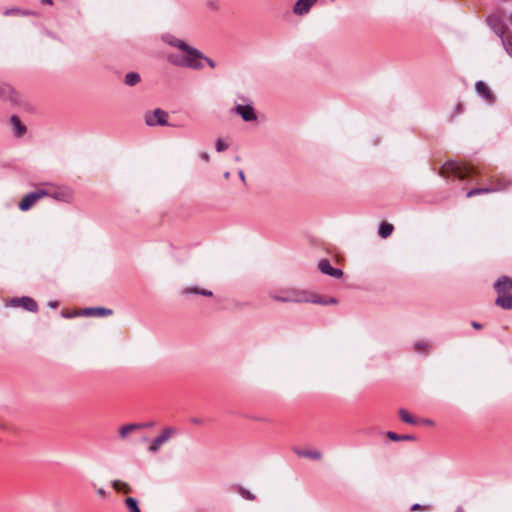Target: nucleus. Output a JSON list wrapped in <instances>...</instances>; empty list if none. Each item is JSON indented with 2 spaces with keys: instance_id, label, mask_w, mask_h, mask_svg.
<instances>
[{
  "instance_id": "1",
  "label": "nucleus",
  "mask_w": 512,
  "mask_h": 512,
  "mask_svg": "<svg viewBox=\"0 0 512 512\" xmlns=\"http://www.w3.org/2000/svg\"><path fill=\"white\" fill-rule=\"evenodd\" d=\"M182 54L170 53L167 56L168 62L179 67H186L198 70L203 67L202 58L204 55L199 50L183 51Z\"/></svg>"
},
{
  "instance_id": "2",
  "label": "nucleus",
  "mask_w": 512,
  "mask_h": 512,
  "mask_svg": "<svg viewBox=\"0 0 512 512\" xmlns=\"http://www.w3.org/2000/svg\"><path fill=\"white\" fill-rule=\"evenodd\" d=\"M271 298L283 303H308L310 300V296L306 291L296 288L283 289L279 293L271 294Z\"/></svg>"
},
{
  "instance_id": "3",
  "label": "nucleus",
  "mask_w": 512,
  "mask_h": 512,
  "mask_svg": "<svg viewBox=\"0 0 512 512\" xmlns=\"http://www.w3.org/2000/svg\"><path fill=\"white\" fill-rule=\"evenodd\" d=\"M486 23L497 36H501V34L507 31L503 20V11L501 9L488 15L486 17Z\"/></svg>"
},
{
  "instance_id": "4",
  "label": "nucleus",
  "mask_w": 512,
  "mask_h": 512,
  "mask_svg": "<svg viewBox=\"0 0 512 512\" xmlns=\"http://www.w3.org/2000/svg\"><path fill=\"white\" fill-rule=\"evenodd\" d=\"M178 433V429L175 427H166L164 428L161 433L155 437L148 450L151 453H157L160 449V447L165 444L173 435H176Z\"/></svg>"
},
{
  "instance_id": "5",
  "label": "nucleus",
  "mask_w": 512,
  "mask_h": 512,
  "mask_svg": "<svg viewBox=\"0 0 512 512\" xmlns=\"http://www.w3.org/2000/svg\"><path fill=\"white\" fill-rule=\"evenodd\" d=\"M145 123L150 127L169 125L168 113L161 108H156L154 111L145 114Z\"/></svg>"
},
{
  "instance_id": "6",
  "label": "nucleus",
  "mask_w": 512,
  "mask_h": 512,
  "mask_svg": "<svg viewBox=\"0 0 512 512\" xmlns=\"http://www.w3.org/2000/svg\"><path fill=\"white\" fill-rule=\"evenodd\" d=\"M48 192L43 189H39L26 194L19 202L18 207L21 211L29 210L38 200L47 196Z\"/></svg>"
},
{
  "instance_id": "7",
  "label": "nucleus",
  "mask_w": 512,
  "mask_h": 512,
  "mask_svg": "<svg viewBox=\"0 0 512 512\" xmlns=\"http://www.w3.org/2000/svg\"><path fill=\"white\" fill-rule=\"evenodd\" d=\"M234 112L239 115L245 122H252L257 120V115L251 104L236 105Z\"/></svg>"
},
{
  "instance_id": "8",
  "label": "nucleus",
  "mask_w": 512,
  "mask_h": 512,
  "mask_svg": "<svg viewBox=\"0 0 512 512\" xmlns=\"http://www.w3.org/2000/svg\"><path fill=\"white\" fill-rule=\"evenodd\" d=\"M316 3L317 0H297L292 7V12L296 16H305Z\"/></svg>"
},
{
  "instance_id": "9",
  "label": "nucleus",
  "mask_w": 512,
  "mask_h": 512,
  "mask_svg": "<svg viewBox=\"0 0 512 512\" xmlns=\"http://www.w3.org/2000/svg\"><path fill=\"white\" fill-rule=\"evenodd\" d=\"M12 306H21L23 309L30 312H37L38 305L34 299L28 296H23L20 298H14L11 300Z\"/></svg>"
},
{
  "instance_id": "10",
  "label": "nucleus",
  "mask_w": 512,
  "mask_h": 512,
  "mask_svg": "<svg viewBox=\"0 0 512 512\" xmlns=\"http://www.w3.org/2000/svg\"><path fill=\"white\" fill-rule=\"evenodd\" d=\"M318 268L323 274H327L334 278H341L343 275V271L338 268H334L330 265V262L326 259H322L318 263Z\"/></svg>"
},
{
  "instance_id": "11",
  "label": "nucleus",
  "mask_w": 512,
  "mask_h": 512,
  "mask_svg": "<svg viewBox=\"0 0 512 512\" xmlns=\"http://www.w3.org/2000/svg\"><path fill=\"white\" fill-rule=\"evenodd\" d=\"M498 294H505L512 290V277L501 276L493 285Z\"/></svg>"
},
{
  "instance_id": "12",
  "label": "nucleus",
  "mask_w": 512,
  "mask_h": 512,
  "mask_svg": "<svg viewBox=\"0 0 512 512\" xmlns=\"http://www.w3.org/2000/svg\"><path fill=\"white\" fill-rule=\"evenodd\" d=\"M113 314L112 309L104 308V307H91L85 308L82 312L84 316H110Z\"/></svg>"
},
{
  "instance_id": "13",
  "label": "nucleus",
  "mask_w": 512,
  "mask_h": 512,
  "mask_svg": "<svg viewBox=\"0 0 512 512\" xmlns=\"http://www.w3.org/2000/svg\"><path fill=\"white\" fill-rule=\"evenodd\" d=\"M475 90L480 97L488 102L493 101V95L488 86L483 81H477L475 83Z\"/></svg>"
},
{
  "instance_id": "14",
  "label": "nucleus",
  "mask_w": 512,
  "mask_h": 512,
  "mask_svg": "<svg viewBox=\"0 0 512 512\" xmlns=\"http://www.w3.org/2000/svg\"><path fill=\"white\" fill-rule=\"evenodd\" d=\"M447 169L451 170L456 174V176L460 179L466 178L470 173L473 172L472 167H464L462 168L460 165L456 163L447 164Z\"/></svg>"
},
{
  "instance_id": "15",
  "label": "nucleus",
  "mask_w": 512,
  "mask_h": 512,
  "mask_svg": "<svg viewBox=\"0 0 512 512\" xmlns=\"http://www.w3.org/2000/svg\"><path fill=\"white\" fill-rule=\"evenodd\" d=\"M10 123L13 127L14 135L16 137H21L26 132V127L20 121V119L13 115L10 118Z\"/></svg>"
},
{
  "instance_id": "16",
  "label": "nucleus",
  "mask_w": 512,
  "mask_h": 512,
  "mask_svg": "<svg viewBox=\"0 0 512 512\" xmlns=\"http://www.w3.org/2000/svg\"><path fill=\"white\" fill-rule=\"evenodd\" d=\"M495 304L503 309H512V294H499L495 300Z\"/></svg>"
},
{
  "instance_id": "17",
  "label": "nucleus",
  "mask_w": 512,
  "mask_h": 512,
  "mask_svg": "<svg viewBox=\"0 0 512 512\" xmlns=\"http://www.w3.org/2000/svg\"><path fill=\"white\" fill-rule=\"evenodd\" d=\"M498 37L500 38L502 46L507 54L512 57V33L507 30Z\"/></svg>"
},
{
  "instance_id": "18",
  "label": "nucleus",
  "mask_w": 512,
  "mask_h": 512,
  "mask_svg": "<svg viewBox=\"0 0 512 512\" xmlns=\"http://www.w3.org/2000/svg\"><path fill=\"white\" fill-rule=\"evenodd\" d=\"M182 294L188 295V294H200L202 296L211 297L213 295L212 291L207 289H200L197 287H188L183 289Z\"/></svg>"
},
{
  "instance_id": "19",
  "label": "nucleus",
  "mask_w": 512,
  "mask_h": 512,
  "mask_svg": "<svg viewBox=\"0 0 512 512\" xmlns=\"http://www.w3.org/2000/svg\"><path fill=\"white\" fill-rule=\"evenodd\" d=\"M168 43L182 51L197 50L196 48L189 46L184 41L177 39L175 37H171V39L168 40Z\"/></svg>"
},
{
  "instance_id": "20",
  "label": "nucleus",
  "mask_w": 512,
  "mask_h": 512,
  "mask_svg": "<svg viewBox=\"0 0 512 512\" xmlns=\"http://www.w3.org/2000/svg\"><path fill=\"white\" fill-rule=\"evenodd\" d=\"M393 225L388 222H382L378 229V234L381 238L389 237L393 232Z\"/></svg>"
},
{
  "instance_id": "21",
  "label": "nucleus",
  "mask_w": 512,
  "mask_h": 512,
  "mask_svg": "<svg viewBox=\"0 0 512 512\" xmlns=\"http://www.w3.org/2000/svg\"><path fill=\"white\" fill-rule=\"evenodd\" d=\"M310 303H315V304H321V305H334V304H337L338 303V300L336 298H333V297H330V298H327V299H323L319 296H310V300H309Z\"/></svg>"
},
{
  "instance_id": "22",
  "label": "nucleus",
  "mask_w": 512,
  "mask_h": 512,
  "mask_svg": "<svg viewBox=\"0 0 512 512\" xmlns=\"http://www.w3.org/2000/svg\"><path fill=\"white\" fill-rule=\"evenodd\" d=\"M141 428V424H127L119 429V435L122 439H125L131 432Z\"/></svg>"
},
{
  "instance_id": "23",
  "label": "nucleus",
  "mask_w": 512,
  "mask_h": 512,
  "mask_svg": "<svg viewBox=\"0 0 512 512\" xmlns=\"http://www.w3.org/2000/svg\"><path fill=\"white\" fill-rule=\"evenodd\" d=\"M235 489L245 500L254 501L256 499V496L250 490L241 485H235Z\"/></svg>"
},
{
  "instance_id": "24",
  "label": "nucleus",
  "mask_w": 512,
  "mask_h": 512,
  "mask_svg": "<svg viewBox=\"0 0 512 512\" xmlns=\"http://www.w3.org/2000/svg\"><path fill=\"white\" fill-rule=\"evenodd\" d=\"M140 80L141 77L137 72H129L125 75V84L128 86H135Z\"/></svg>"
},
{
  "instance_id": "25",
  "label": "nucleus",
  "mask_w": 512,
  "mask_h": 512,
  "mask_svg": "<svg viewBox=\"0 0 512 512\" xmlns=\"http://www.w3.org/2000/svg\"><path fill=\"white\" fill-rule=\"evenodd\" d=\"M399 417L403 422L408 424L415 425L418 423V421L406 409L403 408L399 410Z\"/></svg>"
},
{
  "instance_id": "26",
  "label": "nucleus",
  "mask_w": 512,
  "mask_h": 512,
  "mask_svg": "<svg viewBox=\"0 0 512 512\" xmlns=\"http://www.w3.org/2000/svg\"><path fill=\"white\" fill-rule=\"evenodd\" d=\"M12 94H14V89L9 84H0V99L12 98Z\"/></svg>"
},
{
  "instance_id": "27",
  "label": "nucleus",
  "mask_w": 512,
  "mask_h": 512,
  "mask_svg": "<svg viewBox=\"0 0 512 512\" xmlns=\"http://www.w3.org/2000/svg\"><path fill=\"white\" fill-rule=\"evenodd\" d=\"M387 437L389 439H391L392 441H409V440H414V436L412 435H398L394 432H387Z\"/></svg>"
},
{
  "instance_id": "28",
  "label": "nucleus",
  "mask_w": 512,
  "mask_h": 512,
  "mask_svg": "<svg viewBox=\"0 0 512 512\" xmlns=\"http://www.w3.org/2000/svg\"><path fill=\"white\" fill-rule=\"evenodd\" d=\"M125 504L129 512H141L138 506V502L135 498L128 497L125 500Z\"/></svg>"
},
{
  "instance_id": "29",
  "label": "nucleus",
  "mask_w": 512,
  "mask_h": 512,
  "mask_svg": "<svg viewBox=\"0 0 512 512\" xmlns=\"http://www.w3.org/2000/svg\"><path fill=\"white\" fill-rule=\"evenodd\" d=\"M299 455L303 456V457H308V458H311L314 460H319L322 457L321 452L317 451V450L303 451V452H300Z\"/></svg>"
},
{
  "instance_id": "30",
  "label": "nucleus",
  "mask_w": 512,
  "mask_h": 512,
  "mask_svg": "<svg viewBox=\"0 0 512 512\" xmlns=\"http://www.w3.org/2000/svg\"><path fill=\"white\" fill-rule=\"evenodd\" d=\"M506 187V184H498L496 186H491V187H483V188H479L480 189V192L481 194H485V193H492V192H496V191H500L502 189H504Z\"/></svg>"
},
{
  "instance_id": "31",
  "label": "nucleus",
  "mask_w": 512,
  "mask_h": 512,
  "mask_svg": "<svg viewBox=\"0 0 512 512\" xmlns=\"http://www.w3.org/2000/svg\"><path fill=\"white\" fill-rule=\"evenodd\" d=\"M430 348L429 344L425 341H418L414 344V349L417 352H426Z\"/></svg>"
},
{
  "instance_id": "32",
  "label": "nucleus",
  "mask_w": 512,
  "mask_h": 512,
  "mask_svg": "<svg viewBox=\"0 0 512 512\" xmlns=\"http://www.w3.org/2000/svg\"><path fill=\"white\" fill-rule=\"evenodd\" d=\"M215 148L217 152L225 151L228 148V144L222 139L218 138L215 141Z\"/></svg>"
},
{
  "instance_id": "33",
  "label": "nucleus",
  "mask_w": 512,
  "mask_h": 512,
  "mask_svg": "<svg viewBox=\"0 0 512 512\" xmlns=\"http://www.w3.org/2000/svg\"><path fill=\"white\" fill-rule=\"evenodd\" d=\"M480 194H481L480 189L479 188H474V189L469 190L466 193V197L467 198H471L473 196H477V195H480Z\"/></svg>"
},
{
  "instance_id": "34",
  "label": "nucleus",
  "mask_w": 512,
  "mask_h": 512,
  "mask_svg": "<svg viewBox=\"0 0 512 512\" xmlns=\"http://www.w3.org/2000/svg\"><path fill=\"white\" fill-rule=\"evenodd\" d=\"M462 112V104L458 103L455 106V113L451 116V118H454L456 115L460 114Z\"/></svg>"
},
{
  "instance_id": "35",
  "label": "nucleus",
  "mask_w": 512,
  "mask_h": 512,
  "mask_svg": "<svg viewBox=\"0 0 512 512\" xmlns=\"http://www.w3.org/2000/svg\"><path fill=\"white\" fill-rule=\"evenodd\" d=\"M427 507H423L421 506L420 504L418 503H415L411 506L410 510L411 511H418V510H422V509H426Z\"/></svg>"
},
{
  "instance_id": "36",
  "label": "nucleus",
  "mask_w": 512,
  "mask_h": 512,
  "mask_svg": "<svg viewBox=\"0 0 512 512\" xmlns=\"http://www.w3.org/2000/svg\"><path fill=\"white\" fill-rule=\"evenodd\" d=\"M202 60H205V61L207 62V64H208L211 68H214V67H215V62H214L212 59H210V58H208V57H205V56H204V58H202Z\"/></svg>"
},
{
  "instance_id": "37",
  "label": "nucleus",
  "mask_w": 512,
  "mask_h": 512,
  "mask_svg": "<svg viewBox=\"0 0 512 512\" xmlns=\"http://www.w3.org/2000/svg\"><path fill=\"white\" fill-rule=\"evenodd\" d=\"M97 494L100 497L104 498L106 496V491L103 488H99V489H97Z\"/></svg>"
},
{
  "instance_id": "38",
  "label": "nucleus",
  "mask_w": 512,
  "mask_h": 512,
  "mask_svg": "<svg viewBox=\"0 0 512 512\" xmlns=\"http://www.w3.org/2000/svg\"><path fill=\"white\" fill-rule=\"evenodd\" d=\"M238 175H239V177H240L241 181H242L243 183H245V182H246V179H245V175H244L243 170H239Z\"/></svg>"
},
{
  "instance_id": "39",
  "label": "nucleus",
  "mask_w": 512,
  "mask_h": 512,
  "mask_svg": "<svg viewBox=\"0 0 512 512\" xmlns=\"http://www.w3.org/2000/svg\"><path fill=\"white\" fill-rule=\"evenodd\" d=\"M472 327L475 329H481L482 325L478 322H472Z\"/></svg>"
},
{
  "instance_id": "40",
  "label": "nucleus",
  "mask_w": 512,
  "mask_h": 512,
  "mask_svg": "<svg viewBox=\"0 0 512 512\" xmlns=\"http://www.w3.org/2000/svg\"><path fill=\"white\" fill-rule=\"evenodd\" d=\"M51 308H56L58 306V303L56 301L54 302H49L48 304Z\"/></svg>"
},
{
  "instance_id": "41",
  "label": "nucleus",
  "mask_w": 512,
  "mask_h": 512,
  "mask_svg": "<svg viewBox=\"0 0 512 512\" xmlns=\"http://www.w3.org/2000/svg\"><path fill=\"white\" fill-rule=\"evenodd\" d=\"M202 158H203L205 161H208V160H209V155H208V153H203V154H202Z\"/></svg>"
},
{
  "instance_id": "42",
  "label": "nucleus",
  "mask_w": 512,
  "mask_h": 512,
  "mask_svg": "<svg viewBox=\"0 0 512 512\" xmlns=\"http://www.w3.org/2000/svg\"><path fill=\"white\" fill-rule=\"evenodd\" d=\"M120 482L119 481H114L113 482V486L116 488V489H119V486H120Z\"/></svg>"
},
{
  "instance_id": "43",
  "label": "nucleus",
  "mask_w": 512,
  "mask_h": 512,
  "mask_svg": "<svg viewBox=\"0 0 512 512\" xmlns=\"http://www.w3.org/2000/svg\"><path fill=\"white\" fill-rule=\"evenodd\" d=\"M423 422L428 424V425H433V421L430 420V419H425V420H423Z\"/></svg>"
},
{
  "instance_id": "44",
  "label": "nucleus",
  "mask_w": 512,
  "mask_h": 512,
  "mask_svg": "<svg viewBox=\"0 0 512 512\" xmlns=\"http://www.w3.org/2000/svg\"><path fill=\"white\" fill-rule=\"evenodd\" d=\"M44 3L48 4V5H52L53 1L52 0H42Z\"/></svg>"
},
{
  "instance_id": "45",
  "label": "nucleus",
  "mask_w": 512,
  "mask_h": 512,
  "mask_svg": "<svg viewBox=\"0 0 512 512\" xmlns=\"http://www.w3.org/2000/svg\"><path fill=\"white\" fill-rule=\"evenodd\" d=\"M224 177H225L226 179H229V177H230V172H225V173H224Z\"/></svg>"
},
{
  "instance_id": "46",
  "label": "nucleus",
  "mask_w": 512,
  "mask_h": 512,
  "mask_svg": "<svg viewBox=\"0 0 512 512\" xmlns=\"http://www.w3.org/2000/svg\"><path fill=\"white\" fill-rule=\"evenodd\" d=\"M54 197H55L56 199H63L62 195H60V194H55V195H54Z\"/></svg>"
},
{
  "instance_id": "47",
  "label": "nucleus",
  "mask_w": 512,
  "mask_h": 512,
  "mask_svg": "<svg viewBox=\"0 0 512 512\" xmlns=\"http://www.w3.org/2000/svg\"><path fill=\"white\" fill-rule=\"evenodd\" d=\"M151 426H153V424H152V423L145 424V425H141V427H151Z\"/></svg>"
},
{
  "instance_id": "48",
  "label": "nucleus",
  "mask_w": 512,
  "mask_h": 512,
  "mask_svg": "<svg viewBox=\"0 0 512 512\" xmlns=\"http://www.w3.org/2000/svg\"><path fill=\"white\" fill-rule=\"evenodd\" d=\"M192 422L195 423V424H199L200 423V421L198 419H193Z\"/></svg>"
},
{
  "instance_id": "49",
  "label": "nucleus",
  "mask_w": 512,
  "mask_h": 512,
  "mask_svg": "<svg viewBox=\"0 0 512 512\" xmlns=\"http://www.w3.org/2000/svg\"><path fill=\"white\" fill-rule=\"evenodd\" d=\"M509 21H510V23H511V25H512V12H511V13H510V15H509Z\"/></svg>"
},
{
  "instance_id": "50",
  "label": "nucleus",
  "mask_w": 512,
  "mask_h": 512,
  "mask_svg": "<svg viewBox=\"0 0 512 512\" xmlns=\"http://www.w3.org/2000/svg\"><path fill=\"white\" fill-rule=\"evenodd\" d=\"M457 512H462L461 510L457 511Z\"/></svg>"
}]
</instances>
